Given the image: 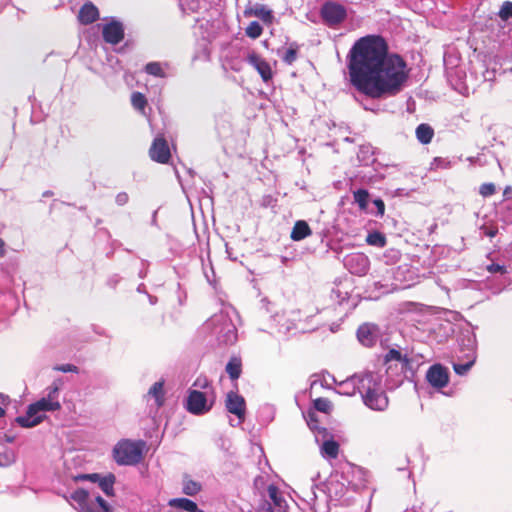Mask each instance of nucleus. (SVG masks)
<instances>
[{
	"label": "nucleus",
	"mask_w": 512,
	"mask_h": 512,
	"mask_svg": "<svg viewBox=\"0 0 512 512\" xmlns=\"http://www.w3.org/2000/svg\"><path fill=\"white\" fill-rule=\"evenodd\" d=\"M95 504V501L90 497L87 506H85L84 512H93L92 509L98 511V508Z\"/></svg>",
	"instance_id": "nucleus-43"
},
{
	"label": "nucleus",
	"mask_w": 512,
	"mask_h": 512,
	"mask_svg": "<svg viewBox=\"0 0 512 512\" xmlns=\"http://www.w3.org/2000/svg\"><path fill=\"white\" fill-rule=\"evenodd\" d=\"M401 361L405 366L409 364V359L407 356H403L400 351L396 349H391L385 356V361Z\"/></svg>",
	"instance_id": "nucleus-31"
},
{
	"label": "nucleus",
	"mask_w": 512,
	"mask_h": 512,
	"mask_svg": "<svg viewBox=\"0 0 512 512\" xmlns=\"http://www.w3.org/2000/svg\"><path fill=\"white\" fill-rule=\"evenodd\" d=\"M314 408L326 414H329L332 410L331 401L327 398L319 397L313 401Z\"/></svg>",
	"instance_id": "nucleus-30"
},
{
	"label": "nucleus",
	"mask_w": 512,
	"mask_h": 512,
	"mask_svg": "<svg viewBox=\"0 0 512 512\" xmlns=\"http://www.w3.org/2000/svg\"><path fill=\"white\" fill-rule=\"evenodd\" d=\"M248 62L258 71L264 82L272 79L273 73L270 64L256 53L248 56Z\"/></svg>",
	"instance_id": "nucleus-12"
},
{
	"label": "nucleus",
	"mask_w": 512,
	"mask_h": 512,
	"mask_svg": "<svg viewBox=\"0 0 512 512\" xmlns=\"http://www.w3.org/2000/svg\"><path fill=\"white\" fill-rule=\"evenodd\" d=\"M474 363H475V357H473L471 360H469L467 363H464V364L454 363L453 369L456 374L465 375L471 369V367L474 365Z\"/></svg>",
	"instance_id": "nucleus-33"
},
{
	"label": "nucleus",
	"mask_w": 512,
	"mask_h": 512,
	"mask_svg": "<svg viewBox=\"0 0 512 512\" xmlns=\"http://www.w3.org/2000/svg\"><path fill=\"white\" fill-rule=\"evenodd\" d=\"M207 398L203 392L191 390L187 398V410L195 415L203 414L210 410V406L206 405Z\"/></svg>",
	"instance_id": "nucleus-9"
},
{
	"label": "nucleus",
	"mask_w": 512,
	"mask_h": 512,
	"mask_svg": "<svg viewBox=\"0 0 512 512\" xmlns=\"http://www.w3.org/2000/svg\"><path fill=\"white\" fill-rule=\"evenodd\" d=\"M267 492L270 500L273 502V505L278 512H288L289 505L283 497L282 492L276 485L270 484L267 487Z\"/></svg>",
	"instance_id": "nucleus-14"
},
{
	"label": "nucleus",
	"mask_w": 512,
	"mask_h": 512,
	"mask_svg": "<svg viewBox=\"0 0 512 512\" xmlns=\"http://www.w3.org/2000/svg\"><path fill=\"white\" fill-rule=\"evenodd\" d=\"M355 258H357L358 260H362V261H365L366 262V259L362 256H356Z\"/></svg>",
	"instance_id": "nucleus-50"
},
{
	"label": "nucleus",
	"mask_w": 512,
	"mask_h": 512,
	"mask_svg": "<svg viewBox=\"0 0 512 512\" xmlns=\"http://www.w3.org/2000/svg\"><path fill=\"white\" fill-rule=\"evenodd\" d=\"M357 337L362 344L371 345L373 342V333L370 325H361L357 330Z\"/></svg>",
	"instance_id": "nucleus-24"
},
{
	"label": "nucleus",
	"mask_w": 512,
	"mask_h": 512,
	"mask_svg": "<svg viewBox=\"0 0 512 512\" xmlns=\"http://www.w3.org/2000/svg\"><path fill=\"white\" fill-rule=\"evenodd\" d=\"M388 44L378 35L360 38L351 49L349 74L358 92L372 99L398 94L409 77L405 60L388 52Z\"/></svg>",
	"instance_id": "nucleus-1"
},
{
	"label": "nucleus",
	"mask_w": 512,
	"mask_h": 512,
	"mask_svg": "<svg viewBox=\"0 0 512 512\" xmlns=\"http://www.w3.org/2000/svg\"><path fill=\"white\" fill-rule=\"evenodd\" d=\"M54 369L57 371H60V372H64V373H67V372L77 373L78 372V367L73 364L59 365V366H56Z\"/></svg>",
	"instance_id": "nucleus-39"
},
{
	"label": "nucleus",
	"mask_w": 512,
	"mask_h": 512,
	"mask_svg": "<svg viewBox=\"0 0 512 512\" xmlns=\"http://www.w3.org/2000/svg\"><path fill=\"white\" fill-rule=\"evenodd\" d=\"M312 235V230L309 224L305 220H298L294 223V226L290 233V238L293 241H301Z\"/></svg>",
	"instance_id": "nucleus-15"
},
{
	"label": "nucleus",
	"mask_w": 512,
	"mask_h": 512,
	"mask_svg": "<svg viewBox=\"0 0 512 512\" xmlns=\"http://www.w3.org/2000/svg\"><path fill=\"white\" fill-rule=\"evenodd\" d=\"M497 233H498V230H497V229H491V230H489V231L486 233V235H487L488 237H490V238H493V237H495V236H496V234H497Z\"/></svg>",
	"instance_id": "nucleus-47"
},
{
	"label": "nucleus",
	"mask_w": 512,
	"mask_h": 512,
	"mask_svg": "<svg viewBox=\"0 0 512 512\" xmlns=\"http://www.w3.org/2000/svg\"><path fill=\"white\" fill-rule=\"evenodd\" d=\"M263 28L257 21H252L245 29V34L251 39H257L262 35Z\"/></svg>",
	"instance_id": "nucleus-29"
},
{
	"label": "nucleus",
	"mask_w": 512,
	"mask_h": 512,
	"mask_svg": "<svg viewBox=\"0 0 512 512\" xmlns=\"http://www.w3.org/2000/svg\"><path fill=\"white\" fill-rule=\"evenodd\" d=\"M60 408L61 404L59 401H52L51 399H46L43 397L40 400L30 404L26 414L24 416H18L16 418V422L21 427L31 428L40 424L44 420L45 416L39 414L40 412L57 411Z\"/></svg>",
	"instance_id": "nucleus-4"
},
{
	"label": "nucleus",
	"mask_w": 512,
	"mask_h": 512,
	"mask_svg": "<svg viewBox=\"0 0 512 512\" xmlns=\"http://www.w3.org/2000/svg\"><path fill=\"white\" fill-rule=\"evenodd\" d=\"M87 478H89L93 482L97 481L99 483L101 476L99 474L94 473V474L87 475Z\"/></svg>",
	"instance_id": "nucleus-46"
},
{
	"label": "nucleus",
	"mask_w": 512,
	"mask_h": 512,
	"mask_svg": "<svg viewBox=\"0 0 512 512\" xmlns=\"http://www.w3.org/2000/svg\"><path fill=\"white\" fill-rule=\"evenodd\" d=\"M131 104L134 109L139 111L141 114H145V108L148 105V101L143 93L133 92L131 94Z\"/></svg>",
	"instance_id": "nucleus-23"
},
{
	"label": "nucleus",
	"mask_w": 512,
	"mask_h": 512,
	"mask_svg": "<svg viewBox=\"0 0 512 512\" xmlns=\"http://www.w3.org/2000/svg\"><path fill=\"white\" fill-rule=\"evenodd\" d=\"M227 411L234 414L239 420H244L246 414L245 399L235 391H229L225 399Z\"/></svg>",
	"instance_id": "nucleus-6"
},
{
	"label": "nucleus",
	"mask_w": 512,
	"mask_h": 512,
	"mask_svg": "<svg viewBox=\"0 0 512 512\" xmlns=\"http://www.w3.org/2000/svg\"><path fill=\"white\" fill-rule=\"evenodd\" d=\"M321 452L328 458L336 459L339 454V444L334 440L324 441L321 446Z\"/></svg>",
	"instance_id": "nucleus-21"
},
{
	"label": "nucleus",
	"mask_w": 512,
	"mask_h": 512,
	"mask_svg": "<svg viewBox=\"0 0 512 512\" xmlns=\"http://www.w3.org/2000/svg\"><path fill=\"white\" fill-rule=\"evenodd\" d=\"M259 512H274V510L270 503L264 502L263 505H261Z\"/></svg>",
	"instance_id": "nucleus-44"
},
{
	"label": "nucleus",
	"mask_w": 512,
	"mask_h": 512,
	"mask_svg": "<svg viewBox=\"0 0 512 512\" xmlns=\"http://www.w3.org/2000/svg\"><path fill=\"white\" fill-rule=\"evenodd\" d=\"M202 489V486L199 482L192 480L189 476H184L183 478V488L182 492L188 496H194L198 494Z\"/></svg>",
	"instance_id": "nucleus-18"
},
{
	"label": "nucleus",
	"mask_w": 512,
	"mask_h": 512,
	"mask_svg": "<svg viewBox=\"0 0 512 512\" xmlns=\"http://www.w3.org/2000/svg\"><path fill=\"white\" fill-rule=\"evenodd\" d=\"M146 443L143 440H122L113 449V457L119 465H136L144 455Z\"/></svg>",
	"instance_id": "nucleus-3"
},
{
	"label": "nucleus",
	"mask_w": 512,
	"mask_h": 512,
	"mask_svg": "<svg viewBox=\"0 0 512 512\" xmlns=\"http://www.w3.org/2000/svg\"><path fill=\"white\" fill-rule=\"evenodd\" d=\"M150 157L161 164H166L171 158L170 149L168 143L164 137H157L154 139L150 150Z\"/></svg>",
	"instance_id": "nucleus-8"
},
{
	"label": "nucleus",
	"mask_w": 512,
	"mask_h": 512,
	"mask_svg": "<svg viewBox=\"0 0 512 512\" xmlns=\"http://www.w3.org/2000/svg\"><path fill=\"white\" fill-rule=\"evenodd\" d=\"M102 36L106 43L116 45L124 39L123 25L118 21H111L103 26Z\"/></svg>",
	"instance_id": "nucleus-10"
},
{
	"label": "nucleus",
	"mask_w": 512,
	"mask_h": 512,
	"mask_svg": "<svg viewBox=\"0 0 512 512\" xmlns=\"http://www.w3.org/2000/svg\"><path fill=\"white\" fill-rule=\"evenodd\" d=\"M245 17H257L264 24L270 25L273 23L274 16L272 10L268 9L263 4H255L253 6H248L245 8L243 12Z\"/></svg>",
	"instance_id": "nucleus-11"
},
{
	"label": "nucleus",
	"mask_w": 512,
	"mask_h": 512,
	"mask_svg": "<svg viewBox=\"0 0 512 512\" xmlns=\"http://www.w3.org/2000/svg\"><path fill=\"white\" fill-rule=\"evenodd\" d=\"M115 201L118 205L123 206L128 203L129 196L126 192H120L116 195Z\"/></svg>",
	"instance_id": "nucleus-40"
},
{
	"label": "nucleus",
	"mask_w": 512,
	"mask_h": 512,
	"mask_svg": "<svg viewBox=\"0 0 512 512\" xmlns=\"http://www.w3.org/2000/svg\"><path fill=\"white\" fill-rule=\"evenodd\" d=\"M297 58V46L291 45L282 57L283 61L291 65Z\"/></svg>",
	"instance_id": "nucleus-35"
},
{
	"label": "nucleus",
	"mask_w": 512,
	"mask_h": 512,
	"mask_svg": "<svg viewBox=\"0 0 512 512\" xmlns=\"http://www.w3.org/2000/svg\"><path fill=\"white\" fill-rule=\"evenodd\" d=\"M94 501H95V505L97 506L98 508V511L97 510H93V512H109L110 511V507L108 505V503L99 495L95 496L92 498Z\"/></svg>",
	"instance_id": "nucleus-36"
},
{
	"label": "nucleus",
	"mask_w": 512,
	"mask_h": 512,
	"mask_svg": "<svg viewBox=\"0 0 512 512\" xmlns=\"http://www.w3.org/2000/svg\"><path fill=\"white\" fill-rule=\"evenodd\" d=\"M99 19V10L92 2H86L80 8L78 20L83 25L92 24Z\"/></svg>",
	"instance_id": "nucleus-13"
},
{
	"label": "nucleus",
	"mask_w": 512,
	"mask_h": 512,
	"mask_svg": "<svg viewBox=\"0 0 512 512\" xmlns=\"http://www.w3.org/2000/svg\"><path fill=\"white\" fill-rule=\"evenodd\" d=\"M498 16L503 20L507 21L508 19L512 18V2L511 1H505L499 12Z\"/></svg>",
	"instance_id": "nucleus-32"
},
{
	"label": "nucleus",
	"mask_w": 512,
	"mask_h": 512,
	"mask_svg": "<svg viewBox=\"0 0 512 512\" xmlns=\"http://www.w3.org/2000/svg\"><path fill=\"white\" fill-rule=\"evenodd\" d=\"M496 193V186L494 183H483L479 187V194L484 197H490Z\"/></svg>",
	"instance_id": "nucleus-34"
},
{
	"label": "nucleus",
	"mask_w": 512,
	"mask_h": 512,
	"mask_svg": "<svg viewBox=\"0 0 512 512\" xmlns=\"http://www.w3.org/2000/svg\"><path fill=\"white\" fill-rule=\"evenodd\" d=\"M169 506L195 512L197 504L188 498H174L169 501Z\"/></svg>",
	"instance_id": "nucleus-20"
},
{
	"label": "nucleus",
	"mask_w": 512,
	"mask_h": 512,
	"mask_svg": "<svg viewBox=\"0 0 512 512\" xmlns=\"http://www.w3.org/2000/svg\"><path fill=\"white\" fill-rule=\"evenodd\" d=\"M114 483L115 476L113 474H108L105 477H101L99 480V487L107 496L114 495Z\"/></svg>",
	"instance_id": "nucleus-25"
},
{
	"label": "nucleus",
	"mask_w": 512,
	"mask_h": 512,
	"mask_svg": "<svg viewBox=\"0 0 512 512\" xmlns=\"http://www.w3.org/2000/svg\"><path fill=\"white\" fill-rule=\"evenodd\" d=\"M5 242L3 239L0 238V258L5 255Z\"/></svg>",
	"instance_id": "nucleus-45"
},
{
	"label": "nucleus",
	"mask_w": 512,
	"mask_h": 512,
	"mask_svg": "<svg viewBox=\"0 0 512 512\" xmlns=\"http://www.w3.org/2000/svg\"><path fill=\"white\" fill-rule=\"evenodd\" d=\"M426 379L432 387L442 389L449 382V373L441 364H434L428 369Z\"/></svg>",
	"instance_id": "nucleus-7"
},
{
	"label": "nucleus",
	"mask_w": 512,
	"mask_h": 512,
	"mask_svg": "<svg viewBox=\"0 0 512 512\" xmlns=\"http://www.w3.org/2000/svg\"><path fill=\"white\" fill-rule=\"evenodd\" d=\"M354 201L358 204L360 210L367 209L369 192L366 189H358L353 192Z\"/></svg>",
	"instance_id": "nucleus-27"
},
{
	"label": "nucleus",
	"mask_w": 512,
	"mask_h": 512,
	"mask_svg": "<svg viewBox=\"0 0 512 512\" xmlns=\"http://www.w3.org/2000/svg\"><path fill=\"white\" fill-rule=\"evenodd\" d=\"M319 420L314 411H309L307 414V425L311 430H320Z\"/></svg>",
	"instance_id": "nucleus-37"
},
{
	"label": "nucleus",
	"mask_w": 512,
	"mask_h": 512,
	"mask_svg": "<svg viewBox=\"0 0 512 512\" xmlns=\"http://www.w3.org/2000/svg\"><path fill=\"white\" fill-rule=\"evenodd\" d=\"M5 410L0 406V417L4 416Z\"/></svg>",
	"instance_id": "nucleus-48"
},
{
	"label": "nucleus",
	"mask_w": 512,
	"mask_h": 512,
	"mask_svg": "<svg viewBox=\"0 0 512 512\" xmlns=\"http://www.w3.org/2000/svg\"><path fill=\"white\" fill-rule=\"evenodd\" d=\"M70 498L78 505L81 512H84L85 506L90 498L89 493L84 489H77L71 493Z\"/></svg>",
	"instance_id": "nucleus-19"
},
{
	"label": "nucleus",
	"mask_w": 512,
	"mask_h": 512,
	"mask_svg": "<svg viewBox=\"0 0 512 512\" xmlns=\"http://www.w3.org/2000/svg\"><path fill=\"white\" fill-rule=\"evenodd\" d=\"M487 270L490 273H504L505 272V267L501 266L499 264L492 263V264L487 266Z\"/></svg>",
	"instance_id": "nucleus-41"
},
{
	"label": "nucleus",
	"mask_w": 512,
	"mask_h": 512,
	"mask_svg": "<svg viewBox=\"0 0 512 512\" xmlns=\"http://www.w3.org/2000/svg\"><path fill=\"white\" fill-rule=\"evenodd\" d=\"M320 16L328 27L336 28L347 18V10L340 3L327 1L320 9Z\"/></svg>",
	"instance_id": "nucleus-5"
},
{
	"label": "nucleus",
	"mask_w": 512,
	"mask_h": 512,
	"mask_svg": "<svg viewBox=\"0 0 512 512\" xmlns=\"http://www.w3.org/2000/svg\"><path fill=\"white\" fill-rule=\"evenodd\" d=\"M366 242L371 246L383 248L387 244V239L383 233L374 231L367 235Z\"/></svg>",
	"instance_id": "nucleus-26"
},
{
	"label": "nucleus",
	"mask_w": 512,
	"mask_h": 512,
	"mask_svg": "<svg viewBox=\"0 0 512 512\" xmlns=\"http://www.w3.org/2000/svg\"><path fill=\"white\" fill-rule=\"evenodd\" d=\"M374 205L377 207L378 215L383 216L385 213V204L382 199L378 198L373 201Z\"/></svg>",
	"instance_id": "nucleus-42"
},
{
	"label": "nucleus",
	"mask_w": 512,
	"mask_h": 512,
	"mask_svg": "<svg viewBox=\"0 0 512 512\" xmlns=\"http://www.w3.org/2000/svg\"><path fill=\"white\" fill-rule=\"evenodd\" d=\"M48 394L47 396L45 397L46 399H51L52 401H58L56 398H57V395H58V391H59V385L57 383H53L49 388H48Z\"/></svg>",
	"instance_id": "nucleus-38"
},
{
	"label": "nucleus",
	"mask_w": 512,
	"mask_h": 512,
	"mask_svg": "<svg viewBox=\"0 0 512 512\" xmlns=\"http://www.w3.org/2000/svg\"><path fill=\"white\" fill-rule=\"evenodd\" d=\"M145 72L149 75L164 78L166 76L159 62H149L145 66Z\"/></svg>",
	"instance_id": "nucleus-28"
},
{
	"label": "nucleus",
	"mask_w": 512,
	"mask_h": 512,
	"mask_svg": "<svg viewBox=\"0 0 512 512\" xmlns=\"http://www.w3.org/2000/svg\"><path fill=\"white\" fill-rule=\"evenodd\" d=\"M360 393L364 404L370 409L384 411L388 407L389 401L385 392L372 376H366L361 380Z\"/></svg>",
	"instance_id": "nucleus-2"
},
{
	"label": "nucleus",
	"mask_w": 512,
	"mask_h": 512,
	"mask_svg": "<svg viewBox=\"0 0 512 512\" xmlns=\"http://www.w3.org/2000/svg\"><path fill=\"white\" fill-rule=\"evenodd\" d=\"M433 136L434 130L429 124L422 123L416 128V137L422 144H429Z\"/></svg>",
	"instance_id": "nucleus-17"
},
{
	"label": "nucleus",
	"mask_w": 512,
	"mask_h": 512,
	"mask_svg": "<svg viewBox=\"0 0 512 512\" xmlns=\"http://www.w3.org/2000/svg\"><path fill=\"white\" fill-rule=\"evenodd\" d=\"M509 191H510V187H506L505 190H504V195L509 194Z\"/></svg>",
	"instance_id": "nucleus-49"
},
{
	"label": "nucleus",
	"mask_w": 512,
	"mask_h": 512,
	"mask_svg": "<svg viewBox=\"0 0 512 512\" xmlns=\"http://www.w3.org/2000/svg\"><path fill=\"white\" fill-rule=\"evenodd\" d=\"M148 394L155 398L158 407L164 403V383L162 381L155 382L148 391Z\"/></svg>",
	"instance_id": "nucleus-22"
},
{
	"label": "nucleus",
	"mask_w": 512,
	"mask_h": 512,
	"mask_svg": "<svg viewBox=\"0 0 512 512\" xmlns=\"http://www.w3.org/2000/svg\"><path fill=\"white\" fill-rule=\"evenodd\" d=\"M225 370L228 373L229 378L232 381L237 380L241 376V373H242V360H241V358L236 357V356L231 357L230 360L228 361L227 365H226Z\"/></svg>",
	"instance_id": "nucleus-16"
}]
</instances>
